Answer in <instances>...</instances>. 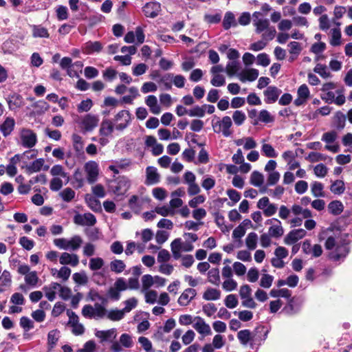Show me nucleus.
Wrapping results in <instances>:
<instances>
[{"label": "nucleus", "instance_id": "c9c22d12", "mask_svg": "<svg viewBox=\"0 0 352 352\" xmlns=\"http://www.w3.org/2000/svg\"><path fill=\"white\" fill-rule=\"evenodd\" d=\"M59 331L57 329L50 331L47 334V344L51 349H53L59 339Z\"/></svg>", "mask_w": 352, "mask_h": 352}, {"label": "nucleus", "instance_id": "7ed1b4c3", "mask_svg": "<svg viewBox=\"0 0 352 352\" xmlns=\"http://www.w3.org/2000/svg\"><path fill=\"white\" fill-rule=\"evenodd\" d=\"M21 144L27 148H31L37 142L36 134L31 129L23 128L20 131Z\"/></svg>", "mask_w": 352, "mask_h": 352}, {"label": "nucleus", "instance_id": "864d4df0", "mask_svg": "<svg viewBox=\"0 0 352 352\" xmlns=\"http://www.w3.org/2000/svg\"><path fill=\"white\" fill-rule=\"evenodd\" d=\"M341 32L339 29H333L330 43L332 46H338L341 41Z\"/></svg>", "mask_w": 352, "mask_h": 352}, {"label": "nucleus", "instance_id": "c03bdc74", "mask_svg": "<svg viewBox=\"0 0 352 352\" xmlns=\"http://www.w3.org/2000/svg\"><path fill=\"white\" fill-rule=\"evenodd\" d=\"M261 151L264 155L267 157H276L278 153L270 144H263L261 147Z\"/></svg>", "mask_w": 352, "mask_h": 352}, {"label": "nucleus", "instance_id": "39448f33", "mask_svg": "<svg viewBox=\"0 0 352 352\" xmlns=\"http://www.w3.org/2000/svg\"><path fill=\"white\" fill-rule=\"evenodd\" d=\"M98 116L88 113L83 117L80 124L85 131H91L98 126Z\"/></svg>", "mask_w": 352, "mask_h": 352}, {"label": "nucleus", "instance_id": "f257e3e1", "mask_svg": "<svg viewBox=\"0 0 352 352\" xmlns=\"http://www.w3.org/2000/svg\"><path fill=\"white\" fill-rule=\"evenodd\" d=\"M267 333L268 331L265 329V327L260 326L255 329L253 334L249 329L241 330L238 332L237 338L243 345H246L249 342H251L250 346L253 349L254 344L257 342L261 344L262 341L267 338Z\"/></svg>", "mask_w": 352, "mask_h": 352}, {"label": "nucleus", "instance_id": "69168bd1", "mask_svg": "<svg viewBox=\"0 0 352 352\" xmlns=\"http://www.w3.org/2000/svg\"><path fill=\"white\" fill-rule=\"evenodd\" d=\"M307 160L311 162H316L319 161H324L326 160V156L322 153L316 152H311L306 157Z\"/></svg>", "mask_w": 352, "mask_h": 352}, {"label": "nucleus", "instance_id": "0e129e2a", "mask_svg": "<svg viewBox=\"0 0 352 352\" xmlns=\"http://www.w3.org/2000/svg\"><path fill=\"white\" fill-rule=\"evenodd\" d=\"M92 106L93 102L91 99L84 100L78 105V112H87L90 110Z\"/></svg>", "mask_w": 352, "mask_h": 352}, {"label": "nucleus", "instance_id": "cd10ccee", "mask_svg": "<svg viewBox=\"0 0 352 352\" xmlns=\"http://www.w3.org/2000/svg\"><path fill=\"white\" fill-rule=\"evenodd\" d=\"M328 209L331 214L338 215L343 211L344 206L340 201H332L328 205Z\"/></svg>", "mask_w": 352, "mask_h": 352}, {"label": "nucleus", "instance_id": "e433bc0d", "mask_svg": "<svg viewBox=\"0 0 352 352\" xmlns=\"http://www.w3.org/2000/svg\"><path fill=\"white\" fill-rule=\"evenodd\" d=\"M311 192L315 197H324L323 192V184L319 182H314L311 184Z\"/></svg>", "mask_w": 352, "mask_h": 352}, {"label": "nucleus", "instance_id": "052dcab7", "mask_svg": "<svg viewBox=\"0 0 352 352\" xmlns=\"http://www.w3.org/2000/svg\"><path fill=\"white\" fill-rule=\"evenodd\" d=\"M234 314H237L239 320L243 322H248L251 320L253 318V313L248 310H243L239 312L235 311L234 312Z\"/></svg>", "mask_w": 352, "mask_h": 352}, {"label": "nucleus", "instance_id": "4c0bfd02", "mask_svg": "<svg viewBox=\"0 0 352 352\" xmlns=\"http://www.w3.org/2000/svg\"><path fill=\"white\" fill-rule=\"evenodd\" d=\"M270 294L273 298L283 297L286 298H290L291 291L287 288H283L280 289H273L270 291Z\"/></svg>", "mask_w": 352, "mask_h": 352}, {"label": "nucleus", "instance_id": "680f3d73", "mask_svg": "<svg viewBox=\"0 0 352 352\" xmlns=\"http://www.w3.org/2000/svg\"><path fill=\"white\" fill-rule=\"evenodd\" d=\"M12 100L8 101L10 108L13 105L16 108H19L23 105V98L19 94H14L11 97Z\"/></svg>", "mask_w": 352, "mask_h": 352}, {"label": "nucleus", "instance_id": "bb28decb", "mask_svg": "<svg viewBox=\"0 0 352 352\" xmlns=\"http://www.w3.org/2000/svg\"><path fill=\"white\" fill-rule=\"evenodd\" d=\"M236 25L234 14L231 12H227L223 20V27L224 30H228L232 26H236Z\"/></svg>", "mask_w": 352, "mask_h": 352}, {"label": "nucleus", "instance_id": "b1692460", "mask_svg": "<svg viewBox=\"0 0 352 352\" xmlns=\"http://www.w3.org/2000/svg\"><path fill=\"white\" fill-rule=\"evenodd\" d=\"M116 330L115 329H111L107 331H99L96 330L95 331V336L100 339V342H103L105 341L109 340L110 338H116Z\"/></svg>", "mask_w": 352, "mask_h": 352}, {"label": "nucleus", "instance_id": "603ef678", "mask_svg": "<svg viewBox=\"0 0 352 352\" xmlns=\"http://www.w3.org/2000/svg\"><path fill=\"white\" fill-rule=\"evenodd\" d=\"M103 265L104 261L100 257L92 258L89 261V268L93 271L100 270Z\"/></svg>", "mask_w": 352, "mask_h": 352}, {"label": "nucleus", "instance_id": "6e6552de", "mask_svg": "<svg viewBox=\"0 0 352 352\" xmlns=\"http://www.w3.org/2000/svg\"><path fill=\"white\" fill-rule=\"evenodd\" d=\"M349 252V248L346 244L338 245L335 251L329 254V258L334 261H338L344 258Z\"/></svg>", "mask_w": 352, "mask_h": 352}, {"label": "nucleus", "instance_id": "412c9836", "mask_svg": "<svg viewBox=\"0 0 352 352\" xmlns=\"http://www.w3.org/2000/svg\"><path fill=\"white\" fill-rule=\"evenodd\" d=\"M102 50V45L99 41H88L85 43L83 50L85 54H91L94 52H99Z\"/></svg>", "mask_w": 352, "mask_h": 352}, {"label": "nucleus", "instance_id": "13d9d810", "mask_svg": "<svg viewBox=\"0 0 352 352\" xmlns=\"http://www.w3.org/2000/svg\"><path fill=\"white\" fill-rule=\"evenodd\" d=\"M56 16L59 21L65 20L68 18V9L66 6H58L56 10Z\"/></svg>", "mask_w": 352, "mask_h": 352}, {"label": "nucleus", "instance_id": "ea45409f", "mask_svg": "<svg viewBox=\"0 0 352 352\" xmlns=\"http://www.w3.org/2000/svg\"><path fill=\"white\" fill-rule=\"evenodd\" d=\"M82 243V239L78 235H75L68 240V250H78L81 244Z\"/></svg>", "mask_w": 352, "mask_h": 352}, {"label": "nucleus", "instance_id": "49530a36", "mask_svg": "<svg viewBox=\"0 0 352 352\" xmlns=\"http://www.w3.org/2000/svg\"><path fill=\"white\" fill-rule=\"evenodd\" d=\"M124 316V311L123 309H113L108 312L107 318L113 321H118L122 320Z\"/></svg>", "mask_w": 352, "mask_h": 352}, {"label": "nucleus", "instance_id": "1a4fd4ad", "mask_svg": "<svg viewBox=\"0 0 352 352\" xmlns=\"http://www.w3.org/2000/svg\"><path fill=\"white\" fill-rule=\"evenodd\" d=\"M161 11V5L157 2H148L143 7V12L146 16L156 17Z\"/></svg>", "mask_w": 352, "mask_h": 352}, {"label": "nucleus", "instance_id": "aec40b11", "mask_svg": "<svg viewBox=\"0 0 352 352\" xmlns=\"http://www.w3.org/2000/svg\"><path fill=\"white\" fill-rule=\"evenodd\" d=\"M346 117L342 111H338L333 117V126L340 131L345 126Z\"/></svg>", "mask_w": 352, "mask_h": 352}, {"label": "nucleus", "instance_id": "a19ab883", "mask_svg": "<svg viewBox=\"0 0 352 352\" xmlns=\"http://www.w3.org/2000/svg\"><path fill=\"white\" fill-rule=\"evenodd\" d=\"M300 310L299 306L295 304L294 298H290L287 305L284 307L283 311L288 315H293Z\"/></svg>", "mask_w": 352, "mask_h": 352}, {"label": "nucleus", "instance_id": "09e8293b", "mask_svg": "<svg viewBox=\"0 0 352 352\" xmlns=\"http://www.w3.org/2000/svg\"><path fill=\"white\" fill-rule=\"evenodd\" d=\"M232 118L236 125L241 126L245 122L246 119V116L243 111L240 110H236L233 113Z\"/></svg>", "mask_w": 352, "mask_h": 352}, {"label": "nucleus", "instance_id": "9d476101", "mask_svg": "<svg viewBox=\"0 0 352 352\" xmlns=\"http://www.w3.org/2000/svg\"><path fill=\"white\" fill-rule=\"evenodd\" d=\"M306 234V231L304 229H296L290 231L285 237V243L288 245L295 243L299 239H302Z\"/></svg>", "mask_w": 352, "mask_h": 352}, {"label": "nucleus", "instance_id": "0eeeda50", "mask_svg": "<svg viewBox=\"0 0 352 352\" xmlns=\"http://www.w3.org/2000/svg\"><path fill=\"white\" fill-rule=\"evenodd\" d=\"M281 93V89L278 87L275 86H269L263 91L265 96L264 100L267 104H273L278 100Z\"/></svg>", "mask_w": 352, "mask_h": 352}, {"label": "nucleus", "instance_id": "5fc2aeb1", "mask_svg": "<svg viewBox=\"0 0 352 352\" xmlns=\"http://www.w3.org/2000/svg\"><path fill=\"white\" fill-rule=\"evenodd\" d=\"M238 299L234 294H229L226 297L225 305L229 309H234L238 305Z\"/></svg>", "mask_w": 352, "mask_h": 352}, {"label": "nucleus", "instance_id": "393cba45", "mask_svg": "<svg viewBox=\"0 0 352 352\" xmlns=\"http://www.w3.org/2000/svg\"><path fill=\"white\" fill-rule=\"evenodd\" d=\"M84 177L82 172L77 168L73 175V180L71 182V184L76 188H80L84 186Z\"/></svg>", "mask_w": 352, "mask_h": 352}, {"label": "nucleus", "instance_id": "f8f14e48", "mask_svg": "<svg viewBox=\"0 0 352 352\" xmlns=\"http://www.w3.org/2000/svg\"><path fill=\"white\" fill-rule=\"evenodd\" d=\"M130 186L129 180L122 177H118L116 180V185L113 187V192L118 196L124 195Z\"/></svg>", "mask_w": 352, "mask_h": 352}, {"label": "nucleus", "instance_id": "8fccbe9b", "mask_svg": "<svg viewBox=\"0 0 352 352\" xmlns=\"http://www.w3.org/2000/svg\"><path fill=\"white\" fill-rule=\"evenodd\" d=\"M188 115L190 117L203 118L205 116V109L202 106L196 105L188 112Z\"/></svg>", "mask_w": 352, "mask_h": 352}, {"label": "nucleus", "instance_id": "f704fd0d", "mask_svg": "<svg viewBox=\"0 0 352 352\" xmlns=\"http://www.w3.org/2000/svg\"><path fill=\"white\" fill-rule=\"evenodd\" d=\"M208 281L214 285H219L220 283L219 270L218 268H212L208 273Z\"/></svg>", "mask_w": 352, "mask_h": 352}, {"label": "nucleus", "instance_id": "a878e982", "mask_svg": "<svg viewBox=\"0 0 352 352\" xmlns=\"http://www.w3.org/2000/svg\"><path fill=\"white\" fill-rule=\"evenodd\" d=\"M258 121L263 122L264 123H270L274 121V118L270 112L265 109H263L259 112L258 119H255L252 122L253 125H257Z\"/></svg>", "mask_w": 352, "mask_h": 352}, {"label": "nucleus", "instance_id": "ddd939ff", "mask_svg": "<svg viewBox=\"0 0 352 352\" xmlns=\"http://www.w3.org/2000/svg\"><path fill=\"white\" fill-rule=\"evenodd\" d=\"M197 295V292L195 289L187 288L181 294L178 298V303L181 306H186Z\"/></svg>", "mask_w": 352, "mask_h": 352}, {"label": "nucleus", "instance_id": "3c124183", "mask_svg": "<svg viewBox=\"0 0 352 352\" xmlns=\"http://www.w3.org/2000/svg\"><path fill=\"white\" fill-rule=\"evenodd\" d=\"M25 281L28 285L35 287L38 281V277L37 276L36 272L33 271L28 274L25 276Z\"/></svg>", "mask_w": 352, "mask_h": 352}, {"label": "nucleus", "instance_id": "423d86ee", "mask_svg": "<svg viewBox=\"0 0 352 352\" xmlns=\"http://www.w3.org/2000/svg\"><path fill=\"white\" fill-rule=\"evenodd\" d=\"M124 119V122L119 123L116 125L115 129L118 131H123L130 124L131 122V113L128 110H122L119 111L115 116L114 121L118 122L120 120Z\"/></svg>", "mask_w": 352, "mask_h": 352}, {"label": "nucleus", "instance_id": "de8ad7c7", "mask_svg": "<svg viewBox=\"0 0 352 352\" xmlns=\"http://www.w3.org/2000/svg\"><path fill=\"white\" fill-rule=\"evenodd\" d=\"M32 35L34 38H48L50 34L45 28L41 26H34Z\"/></svg>", "mask_w": 352, "mask_h": 352}, {"label": "nucleus", "instance_id": "f3484780", "mask_svg": "<svg viewBox=\"0 0 352 352\" xmlns=\"http://www.w3.org/2000/svg\"><path fill=\"white\" fill-rule=\"evenodd\" d=\"M197 321L193 324V327L201 334L209 335L211 333V329L209 324H206L201 317L196 318Z\"/></svg>", "mask_w": 352, "mask_h": 352}, {"label": "nucleus", "instance_id": "dca6fc26", "mask_svg": "<svg viewBox=\"0 0 352 352\" xmlns=\"http://www.w3.org/2000/svg\"><path fill=\"white\" fill-rule=\"evenodd\" d=\"M15 125L14 118L8 117L4 122L0 125V131L5 137L10 135Z\"/></svg>", "mask_w": 352, "mask_h": 352}, {"label": "nucleus", "instance_id": "2eb2a0df", "mask_svg": "<svg viewBox=\"0 0 352 352\" xmlns=\"http://www.w3.org/2000/svg\"><path fill=\"white\" fill-rule=\"evenodd\" d=\"M59 261L62 265H71L72 266L75 267L78 264L79 258L76 254L63 252L60 256Z\"/></svg>", "mask_w": 352, "mask_h": 352}, {"label": "nucleus", "instance_id": "4be33fe9", "mask_svg": "<svg viewBox=\"0 0 352 352\" xmlns=\"http://www.w3.org/2000/svg\"><path fill=\"white\" fill-rule=\"evenodd\" d=\"M273 219H274V221H276L277 224L270 227L268 234L272 237H280L284 233L283 228L281 226V222L277 219L273 218Z\"/></svg>", "mask_w": 352, "mask_h": 352}, {"label": "nucleus", "instance_id": "2f4dec72", "mask_svg": "<svg viewBox=\"0 0 352 352\" xmlns=\"http://www.w3.org/2000/svg\"><path fill=\"white\" fill-rule=\"evenodd\" d=\"M85 199L89 207L94 212L101 211V204L100 201L97 198L91 196L89 197V195H87Z\"/></svg>", "mask_w": 352, "mask_h": 352}, {"label": "nucleus", "instance_id": "7c9ffc66", "mask_svg": "<svg viewBox=\"0 0 352 352\" xmlns=\"http://www.w3.org/2000/svg\"><path fill=\"white\" fill-rule=\"evenodd\" d=\"M264 182L263 175L257 170H254L250 176V184L254 186L260 187Z\"/></svg>", "mask_w": 352, "mask_h": 352}, {"label": "nucleus", "instance_id": "f03ea898", "mask_svg": "<svg viewBox=\"0 0 352 352\" xmlns=\"http://www.w3.org/2000/svg\"><path fill=\"white\" fill-rule=\"evenodd\" d=\"M232 125V122L230 117L226 116L223 117L221 121L217 122H212V126L215 133L222 132L224 137H229L232 135V131L230 128Z\"/></svg>", "mask_w": 352, "mask_h": 352}, {"label": "nucleus", "instance_id": "a18cd8bd", "mask_svg": "<svg viewBox=\"0 0 352 352\" xmlns=\"http://www.w3.org/2000/svg\"><path fill=\"white\" fill-rule=\"evenodd\" d=\"M59 195L64 201L70 202L75 197L76 192L71 188H66Z\"/></svg>", "mask_w": 352, "mask_h": 352}, {"label": "nucleus", "instance_id": "e2e57ef3", "mask_svg": "<svg viewBox=\"0 0 352 352\" xmlns=\"http://www.w3.org/2000/svg\"><path fill=\"white\" fill-rule=\"evenodd\" d=\"M338 137L337 133L335 131L324 133L322 136V141L327 144H331L335 142Z\"/></svg>", "mask_w": 352, "mask_h": 352}, {"label": "nucleus", "instance_id": "6e6d98bb", "mask_svg": "<svg viewBox=\"0 0 352 352\" xmlns=\"http://www.w3.org/2000/svg\"><path fill=\"white\" fill-rule=\"evenodd\" d=\"M256 32L259 34L269 28L270 23L267 19H258L254 23Z\"/></svg>", "mask_w": 352, "mask_h": 352}, {"label": "nucleus", "instance_id": "473e14b6", "mask_svg": "<svg viewBox=\"0 0 352 352\" xmlns=\"http://www.w3.org/2000/svg\"><path fill=\"white\" fill-rule=\"evenodd\" d=\"M32 107L36 109L34 113L37 115H40L45 113L46 111L48 110L50 107L47 102L43 100L35 102L34 103L32 104Z\"/></svg>", "mask_w": 352, "mask_h": 352}, {"label": "nucleus", "instance_id": "c756f323", "mask_svg": "<svg viewBox=\"0 0 352 352\" xmlns=\"http://www.w3.org/2000/svg\"><path fill=\"white\" fill-rule=\"evenodd\" d=\"M330 190L335 195H342L345 190L344 182L340 179L334 181L330 186Z\"/></svg>", "mask_w": 352, "mask_h": 352}, {"label": "nucleus", "instance_id": "338daca9", "mask_svg": "<svg viewBox=\"0 0 352 352\" xmlns=\"http://www.w3.org/2000/svg\"><path fill=\"white\" fill-rule=\"evenodd\" d=\"M20 245L26 250H30L34 248V242L27 236H22L19 239Z\"/></svg>", "mask_w": 352, "mask_h": 352}, {"label": "nucleus", "instance_id": "774afa93", "mask_svg": "<svg viewBox=\"0 0 352 352\" xmlns=\"http://www.w3.org/2000/svg\"><path fill=\"white\" fill-rule=\"evenodd\" d=\"M148 69V66L145 63H139L133 67V74L135 76L144 74Z\"/></svg>", "mask_w": 352, "mask_h": 352}, {"label": "nucleus", "instance_id": "72a5a7b5", "mask_svg": "<svg viewBox=\"0 0 352 352\" xmlns=\"http://www.w3.org/2000/svg\"><path fill=\"white\" fill-rule=\"evenodd\" d=\"M173 78V74L166 73L160 77V78L157 80V82L162 84L164 86L165 89L170 90L172 89L171 81Z\"/></svg>", "mask_w": 352, "mask_h": 352}, {"label": "nucleus", "instance_id": "5701e85b", "mask_svg": "<svg viewBox=\"0 0 352 352\" xmlns=\"http://www.w3.org/2000/svg\"><path fill=\"white\" fill-rule=\"evenodd\" d=\"M12 276L10 272L8 270H4L0 276V293L4 292V287H8L11 285Z\"/></svg>", "mask_w": 352, "mask_h": 352}, {"label": "nucleus", "instance_id": "bf43d9fd", "mask_svg": "<svg viewBox=\"0 0 352 352\" xmlns=\"http://www.w3.org/2000/svg\"><path fill=\"white\" fill-rule=\"evenodd\" d=\"M314 71L324 78H329L331 76L330 73L327 71V66L324 65L317 64Z\"/></svg>", "mask_w": 352, "mask_h": 352}, {"label": "nucleus", "instance_id": "79ce46f5", "mask_svg": "<svg viewBox=\"0 0 352 352\" xmlns=\"http://www.w3.org/2000/svg\"><path fill=\"white\" fill-rule=\"evenodd\" d=\"M258 236L256 232H250L248 234L246 239L245 243L249 250H254L256 248Z\"/></svg>", "mask_w": 352, "mask_h": 352}, {"label": "nucleus", "instance_id": "20e7f679", "mask_svg": "<svg viewBox=\"0 0 352 352\" xmlns=\"http://www.w3.org/2000/svg\"><path fill=\"white\" fill-rule=\"evenodd\" d=\"M85 170L87 173V180L89 184L95 183L98 177L99 168L98 164L94 161H89L85 164Z\"/></svg>", "mask_w": 352, "mask_h": 352}, {"label": "nucleus", "instance_id": "58836bf2", "mask_svg": "<svg viewBox=\"0 0 352 352\" xmlns=\"http://www.w3.org/2000/svg\"><path fill=\"white\" fill-rule=\"evenodd\" d=\"M126 265L123 261L116 259L110 263V269L117 274L121 273L125 269Z\"/></svg>", "mask_w": 352, "mask_h": 352}, {"label": "nucleus", "instance_id": "37998d69", "mask_svg": "<svg viewBox=\"0 0 352 352\" xmlns=\"http://www.w3.org/2000/svg\"><path fill=\"white\" fill-rule=\"evenodd\" d=\"M239 69V63L238 61H230L226 65V72L229 76H232L236 74Z\"/></svg>", "mask_w": 352, "mask_h": 352}, {"label": "nucleus", "instance_id": "4d7b16f0", "mask_svg": "<svg viewBox=\"0 0 352 352\" xmlns=\"http://www.w3.org/2000/svg\"><path fill=\"white\" fill-rule=\"evenodd\" d=\"M129 208L135 212H139L141 209V204L138 202V197L133 195L129 200Z\"/></svg>", "mask_w": 352, "mask_h": 352}, {"label": "nucleus", "instance_id": "4468645a", "mask_svg": "<svg viewBox=\"0 0 352 352\" xmlns=\"http://www.w3.org/2000/svg\"><path fill=\"white\" fill-rule=\"evenodd\" d=\"M146 179L145 184L146 185H153L159 183L160 176L157 170L154 166H148L146 169Z\"/></svg>", "mask_w": 352, "mask_h": 352}, {"label": "nucleus", "instance_id": "a211bd4d", "mask_svg": "<svg viewBox=\"0 0 352 352\" xmlns=\"http://www.w3.org/2000/svg\"><path fill=\"white\" fill-rule=\"evenodd\" d=\"M113 129L114 126L113 122L110 120L104 119L100 124L99 133L102 136L107 137L113 133Z\"/></svg>", "mask_w": 352, "mask_h": 352}, {"label": "nucleus", "instance_id": "c85d7f7f", "mask_svg": "<svg viewBox=\"0 0 352 352\" xmlns=\"http://www.w3.org/2000/svg\"><path fill=\"white\" fill-rule=\"evenodd\" d=\"M221 297V292L214 288H208L203 294L204 299L206 300H217Z\"/></svg>", "mask_w": 352, "mask_h": 352}, {"label": "nucleus", "instance_id": "6ab92c4d", "mask_svg": "<svg viewBox=\"0 0 352 352\" xmlns=\"http://www.w3.org/2000/svg\"><path fill=\"white\" fill-rule=\"evenodd\" d=\"M145 103L150 108V111L153 114L157 115L161 111V108L160 105L157 104V100L156 96L153 95H149L146 97L145 100Z\"/></svg>", "mask_w": 352, "mask_h": 352}, {"label": "nucleus", "instance_id": "9b49d317", "mask_svg": "<svg viewBox=\"0 0 352 352\" xmlns=\"http://www.w3.org/2000/svg\"><path fill=\"white\" fill-rule=\"evenodd\" d=\"M45 163V160L43 158H38L30 164L25 165H21V168L25 169V171L27 174L31 175L33 173L39 172Z\"/></svg>", "mask_w": 352, "mask_h": 352}]
</instances>
